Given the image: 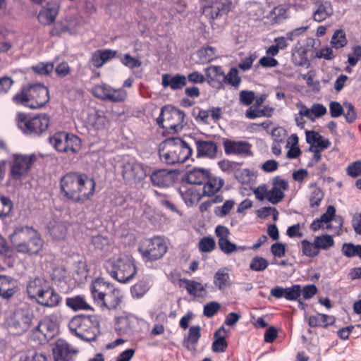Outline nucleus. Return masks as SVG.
I'll return each instance as SVG.
<instances>
[{
	"label": "nucleus",
	"mask_w": 361,
	"mask_h": 361,
	"mask_svg": "<svg viewBox=\"0 0 361 361\" xmlns=\"http://www.w3.org/2000/svg\"><path fill=\"white\" fill-rule=\"evenodd\" d=\"M61 190L68 200L75 203H84L94 196L96 183L85 173L70 172L60 180Z\"/></svg>",
	"instance_id": "f257e3e1"
},
{
	"label": "nucleus",
	"mask_w": 361,
	"mask_h": 361,
	"mask_svg": "<svg viewBox=\"0 0 361 361\" xmlns=\"http://www.w3.org/2000/svg\"><path fill=\"white\" fill-rule=\"evenodd\" d=\"M10 239L17 252L20 253L37 254L42 250L44 245L37 230L27 226L16 227L10 235Z\"/></svg>",
	"instance_id": "f03ea898"
},
{
	"label": "nucleus",
	"mask_w": 361,
	"mask_h": 361,
	"mask_svg": "<svg viewBox=\"0 0 361 361\" xmlns=\"http://www.w3.org/2000/svg\"><path fill=\"white\" fill-rule=\"evenodd\" d=\"M90 291L94 300L109 310L116 309L123 298L121 290L101 278L92 281Z\"/></svg>",
	"instance_id": "7ed1b4c3"
},
{
	"label": "nucleus",
	"mask_w": 361,
	"mask_h": 361,
	"mask_svg": "<svg viewBox=\"0 0 361 361\" xmlns=\"http://www.w3.org/2000/svg\"><path fill=\"white\" fill-rule=\"evenodd\" d=\"M191 146L180 138H169L164 140L159 150L161 161L168 164L185 162L191 156Z\"/></svg>",
	"instance_id": "20e7f679"
},
{
	"label": "nucleus",
	"mask_w": 361,
	"mask_h": 361,
	"mask_svg": "<svg viewBox=\"0 0 361 361\" xmlns=\"http://www.w3.org/2000/svg\"><path fill=\"white\" fill-rule=\"evenodd\" d=\"M104 268L112 278L120 283L129 281L137 272L133 257L125 254L109 258L105 262Z\"/></svg>",
	"instance_id": "39448f33"
},
{
	"label": "nucleus",
	"mask_w": 361,
	"mask_h": 361,
	"mask_svg": "<svg viewBox=\"0 0 361 361\" xmlns=\"http://www.w3.org/2000/svg\"><path fill=\"white\" fill-rule=\"evenodd\" d=\"M68 328L72 334L86 341H94L99 334V322L96 315L75 316L70 320Z\"/></svg>",
	"instance_id": "423d86ee"
},
{
	"label": "nucleus",
	"mask_w": 361,
	"mask_h": 361,
	"mask_svg": "<svg viewBox=\"0 0 361 361\" xmlns=\"http://www.w3.org/2000/svg\"><path fill=\"white\" fill-rule=\"evenodd\" d=\"M49 100L48 89L43 85L34 84L22 89L13 97L17 104H21L30 109H39Z\"/></svg>",
	"instance_id": "0eeeda50"
},
{
	"label": "nucleus",
	"mask_w": 361,
	"mask_h": 361,
	"mask_svg": "<svg viewBox=\"0 0 361 361\" xmlns=\"http://www.w3.org/2000/svg\"><path fill=\"white\" fill-rule=\"evenodd\" d=\"M16 123L24 134L39 136L47 130L49 118L46 114L30 117L25 114L19 113L16 117Z\"/></svg>",
	"instance_id": "6e6552de"
},
{
	"label": "nucleus",
	"mask_w": 361,
	"mask_h": 361,
	"mask_svg": "<svg viewBox=\"0 0 361 361\" xmlns=\"http://www.w3.org/2000/svg\"><path fill=\"white\" fill-rule=\"evenodd\" d=\"M114 169L118 174L121 175L126 183L139 182L146 176L143 165L128 156L118 160Z\"/></svg>",
	"instance_id": "1a4fd4ad"
},
{
	"label": "nucleus",
	"mask_w": 361,
	"mask_h": 361,
	"mask_svg": "<svg viewBox=\"0 0 361 361\" xmlns=\"http://www.w3.org/2000/svg\"><path fill=\"white\" fill-rule=\"evenodd\" d=\"M157 123L169 133H178L185 125V114L175 107L166 106L161 109Z\"/></svg>",
	"instance_id": "9d476101"
},
{
	"label": "nucleus",
	"mask_w": 361,
	"mask_h": 361,
	"mask_svg": "<svg viewBox=\"0 0 361 361\" xmlns=\"http://www.w3.org/2000/svg\"><path fill=\"white\" fill-rule=\"evenodd\" d=\"M34 319L35 316L30 310L18 308L7 317L6 324L12 334L23 335L32 326Z\"/></svg>",
	"instance_id": "9b49d317"
},
{
	"label": "nucleus",
	"mask_w": 361,
	"mask_h": 361,
	"mask_svg": "<svg viewBox=\"0 0 361 361\" xmlns=\"http://www.w3.org/2000/svg\"><path fill=\"white\" fill-rule=\"evenodd\" d=\"M49 142L59 152L74 154L81 147L80 139L70 133L59 132L49 137Z\"/></svg>",
	"instance_id": "f8f14e48"
},
{
	"label": "nucleus",
	"mask_w": 361,
	"mask_h": 361,
	"mask_svg": "<svg viewBox=\"0 0 361 361\" xmlns=\"http://www.w3.org/2000/svg\"><path fill=\"white\" fill-rule=\"evenodd\" d=\"M139 251L145 262H152L161 259L167 251L164 240L160 237H154L144 240Z\"/></svg>",
	"instance_id": "ddd939ff"
},
{
	"label": "nucleus",
	"mask_w": 361,
	"mask_h": 361,
	"mask_svg": "<svg viewBox=\"0 0 361 361\" xmlns=\"http://www.w3.org/2000/svg\"><path fill=\"white\" fill-rule=\"evenodd\" d=\"M58 313L46 315L32 329V336L40 341L51 339L58 331Z\"/></svg>",
	"instance_id": "4468645a"
},
{
	"label": "nucleus",
	"mask_w": 361,
	"mask_h": 361,
	"mask_svg": "<svg viewBox=\"0 0 361 361\" xmlns=\"http://www.w3.org/2000/svg\"><path fill=\"white\" fill-rule=\"evenodd\" d=\"M231 0H209L202 8V15L209 20H214L231 10Z\"/></svg>",
	"instance_id": "2eb2a0df"
},
{
	"label": "nucleus",
	"mask_w": 361,
	"mask_h": 361,
	"mask_svg": "<svg viewBox=\"0 0 361 361\" xmlns=\"http://www.w3.org/2000/svg\"><path fill=\"white\" fill-rule=\"evenodd\" d=\"M54 361H74L78 350L63 339H59L53 348Z\"/></svg>",
	"instance_id": "dca6fc26"
},
{
	"label": "nucleus",
	"mask_w": 361,
	"mask_h": 361,
	"mask_svg": "<svg viewBox=\"0 0 361 361\" xmlns=\"http://www.w3.org/2000/svg\"><path fill=\"white\" fill-rule=\"evenodd\" d=\"M35 160V156L34 154L27 155H15L13 164L11 167L12 176L16 179H20L25 176L30 168L31 164Z\"/></svg>",
	"instance_id": "f3484780"
},
{
	"label": "nucleus",
	"mask_w": 361,
	"mask_h": 361,
	"mask_svg": "<svg viewBox=\"0 0 361 361\" xmlns=\"http://www.w3.org/2000/svg\"><path fill=\"white\" fill-rule=\"evenodd\" d=\"M225 153L228 155L234 154L242 157L252 155V145L245 141L226 139L223 143Z\"/></svg>",
	"instance_id": "a211bd4d"
},
{
	"label": "nucleus",
	"mask_w": 361,
	"mask_h": 361,
	"mask_svg": "<svg viewBox=\"0 0 361 361\" xmlns=\"http://www.w3.org/2000/svg\"><path fill=\"white\" fill-rule=\"evenodd\" d=\"M216 235L218 238V245L219 249L226 255H231L237 251V245L229 240V229L221 225H219L215 229Z\"/></svg>",
	"instance_id": "6ab92c4d"
},
{
	"label": "nucleus",
	"mask_w": 361,
	"mask_h": 361,
	"mask_svg": "<svg viewBox=\"0 0 361 361\" xmlns=\"http://www.w3.org/2000/svg\"><path fill=\"white\" fill-rule=\"evenodd\" d=\"M288 188V184L284 179L276 176L273 179V186L268 188V201L273 204L280 202L284 197V191Z\"/></svg>",
	"instance_id": "aec40b11"
},
{
	"label": "nucleus",
	"mask_w": 361,
	"mask_h": 361,
	"mask_svg": "<svg viewBox=\"0 0 361 361\" xmlns=\"http://www.w3.org/2000/svg\"><path fill=\"white\" fill-rule=\"evenodd\" d=\"M87 125L96 133H104L109 126V121L104 113L101 111H92L87 116Z\"/></svg>",
	"instance_id": "412c9836"
},
{
	"label": "nucleus",
	"mask_w": 361,
	"mask_h": 361,
	"mask_svg": "<svg viewBox=\"0 0 361 361\" xmlns=\"http://www.w3.org/2000/svg\"><path fill=\"white\" fill-rule=\"evenodd\" d=\"M83 23L82 18L79 16H67L56 27V34L68 32L71 35L77 34Z\"/></svg>",
	"instance_id": "4be33fe9"
},
{
	"label": "nucleus",
	"mask_w": 361,
	"mask_h": 361,
	"mask_svg": "<svg viewBox=\"0 0 361 361\" xmlns=\"http://www.w3.org/2000/svg\"><path fill=\"white\" fill-rule=\"evenodd\" d=\"M174 173L167 169H158L152 173L150 179L154 186L166 188L173 185Z\"/></svg>",
	"instance_id": "5701e85b"
},
{
	"label": "nucleus",
	"mask_w": 361,
	"mask_h": 361,
	"mask_svg": "<svg viewBox=\"0 0 361 361\" xmlns=\"http://www.w3.org/2000/svg\"><path fill=\"white\" fill-rule=\"evenodd\" d=\"M194 143L197 149V157L213 159L216 156L217 146L215 142L195 139Z\"/></svg>",
	"instance_id": "b1692460"
},
{
	"label": "nucleus",
	"mask_w": 361,
	"mask_h": 361,
	"mask_svg": "<svg viewBox=\"0 0 361 361\" xmlns=\"http://www.w3.org/2000/svg\"><path fill=\"white\" fill-rule=\"evenodd\" d=\"M36 301L42 306L55 307L60 304L61 297L49 284Z\"/></svg>",
	"instance_id": "393cba45"
},
{
	"label": "nucleus",
	"mask_w": 361,
	"mask_h": 361,
	"mask_svg": "<svg viewBox=\"0 0 361 361\" xmlns=\"http://www.w3.org/2000/svg\"><path fill=\"white\" fill-rule=\"evenodd\" d=\"M297 106L299 108V115L305 116L312 121H314L316 118L323 116L327 112L326 108L319 103L313 104L310 109H308L302 103L297 104Z\"/></svg>",
	"instance_id": "a878e982"
},
{
	"label": "nucleus",
	"mask_w": 361,
	"mask_h": 361,
	"mask_svg": "<svg viewBox=\"0 0 361 361\" xmlns=\"http://www.w3.org/2000/svg\"><path fill=\"white\" fill-rule=\"evenodd\" d=\"M59 6L56 2H48L43 6L38 15V19L42 24L52 23L58 14Z\"/></svg>",
	"instance_id": "bb28decb"
},
{
	"label": "nucleus",
	"mask_w": 361,
	"mask_h": 361,
	"mask_svg": "<svg viewBox=\"0 0 361 361\" xmlns=\"http://www.w3.org/2000/svg\"><path fill=\"white\" fill-rule=\"evenodd\" d=\"M187 83V78L180 74H163L161 85L164 88L170 87L172 90H181Z\"/></svg>",
	"instance_id": "cd10ccee"
},
{
	"label": "nucleus",
	"mask_w": 361,
	"mask_h": 361,
	"mask_svg": "<svg viewBox=\"0 0 361 361\" xmlns=\"http://www.w3.org/2000/svg\"><path fill=\"white\" fill-rule=\"evenodd\" d=\"M306 140L308 144L312 145L310 150H312L314 148L324 150L331 145L329 139L325 138L319 133L314 130L306 131Z\"/></svg>",
	"instance_id": "c85d7f7f"
},
{
	"label": "nucleus",
	"mask_w": 361,
	"mask_h": 361,
	"mask_svg": "<svg viewBox=\"0 0 361 361\" xmlns=\"http://www.w3.org/2000/svg\"><path fill=\"white\" fill-rule=\"evenodd\" d=\"M209 171L202 168H194L189 171L184 180L191 185H202L208 179Z\"/></svg>",
	"instance_id": "c756f323"
},
{
	"label": "nucleus",
	"mask_w": 361,
	"mask_h": 361,
	"mask_svg": "<svg viewBox=\"0 0 361 361\" xmlns=\"http://www.w3.org/2000/svg\"><path fill=\"white\" fill-rule=\"evenodd\" d=\"M49 284V283L44 279H35L29 283L27 287V292L28 295L30 298L37 300V299L39 298L41 293H43Z\"/></svg>",
	"instance_id": "7c9ffc66"
},
{
	"label": "nucleus",
	"mask_w": 361,
	"mask_h": 361,
	"mask_svg": "<svg viewBox=\"0 0 361 361\" xmlns=\"http://www.w3.org/2000/svg\"><path fill=\"white\" fill-rule=\"evenodd\" d=\"M16 281L13 278L6 275L0 276V295L8 299L15 293Z\"/></svg>",
	"instance_id": "2f4dec72"
},
{
	"label": "nucleus",
	"mask_w": 361,
	"mask_h": 361,
	"mask_svg": "<svg viewBox=\"0 0 361 361\" xmlns=\"http://www.w3.org/2000/svg\"><path fill=\"white\" fill-rule=\"evenodd\" d=\"M224 180L216 177L209 175L208 176V179L204 183V185L203 188V193L207 196L214 195L215 193L219 192L220 189L224 185Z\"/></svg>",
	"instance_id": "473e14b6"
},
{
	"label": "nucleus",
	"mask_w": 361,
	"mask_h": 361,
	"mask_svg": "<svg viewBox=\"0 0 361 361\" xmlns=\"http://www.w3.org/2000/svg\"><path fill=\"white\" fill-rule=\"evenodd\" d=\"M214 284L219 290H224L231 285L228 271L226 268L220 269L215 273Z\"/></svg>",
	"instance_id": "72a5a7b5"
},
{
	"label": "nucleus",
	"mask_w": 361,
	"mask_h": 361,
	"mask_svg": "<svg viewBox=\"0 0 361 361\" xmlns=\"http://www.w3.org/2000/svg\"><path fill=\"white\" fill-rule=\"evenodd\" d=\"M335 319L332 316L324 314H317L310 316L308 318V324L310 327L314 328L317 326L326 327L334 323Z\"/></svg>",
	"instance_id": "f704fd0d"
},
{
	"label": "nucleus",
	"mask_w": 361,
	"mask_h": 361,
	"mask_svg": "<svg viewBox=\"0 0 361 361\" xmlns=\"http://www.w3.org/2000/svg\"><path fill=\"white\" fill-rule=\"evenodd\" d=\"M66 305L74 311L92 310V307L87 302L85 298L76 295L66 299Z\"/></svg>",
	"instance_id": "c9c22d12"
},
{
	"label": "nucleus",
	"mask_w": 361,
	"mask_h": 361,
	"mask_svg": "<svg viewBox=\"0 0 361 361\" xmlns=\"http://www.w3.org/2000/svg\"><path fill=\"white\" fill-rule=\"evenodd\" d=\"M179 194L188 206L192 205L199 200V193L193 188L183 185L179 188Z\"/></svg>",
	"instance_id": "e433bc0d"
},
{
	"label": "nucleus",
	"mask_w": 361,
	"mask_h": 361,
	"mask_svg": "<svg viewBox=\"0 0 361 361\" xmlns=\"http://www.w3.org/2000/svg\"><path fill=\"white\" fill-rule=\"evenodd\" d=\"M150 286L151 285L149 280H140L131 287V294L133 298H140L147 293V292L149 290Z\"/></svg>",
	"instance_id": "4c0bfd02"
},
{
	"label": "nucleus",
	"mask_w": 361,
	"mask_h": 361,
	"mask_svg": "<svg viewBox=\"0 0 361 361\" xmlns=\"http://www.w3.org/2000/svg\"><path fill=\"white\" fill-rule=\"evenodd\" d=\"M50 235L56 240H63L66 235L67 228L66 225L60 222H51L49 227Z\"/></svg>",
	"instance_id": "58836bf2"
},
{
	"label": "nucleus",
	"mask_w": 361,
	"mask_h": 361,
	"mask_svg": "<svg viewBox=\"0 0 361 361\" xmlns=\"http://www.w3.org/2000/svg\"><path fill=\"white\" fill-rule=\"evenodd\" d=\"M182 282L185 283V287L189 294L195 297L202 295V292L204 291L205 288L200 283L189 279H183Z\"/></svg>",
	"instance_id": "ea45409f"
},
{
	"label": "nucleus",
	"mask_w": 361,
	"mask_h": 361,
	"mask_svg": "<svg viewBox=\"0 0 361 361\" xmlns=\"http://www.w3.org/2000/svg\"><path fill=\"white\" fill-rule=\"evenodd\" d=\"M314 240L319 252L320 250H327L334 245V238L330 235H318Z\"/></svg>",
	"instance_id": "a19ab883"
},
{
	"label": "nucleus",
	"mask_w": 361,
	"mask_h": 361,
	"mask_svg": "<svg viewBox=\"0 0 361 361\" xmlns=\"http://www.w3.org/2000/svg\"><path fill=\"white\" fill-rule=\"evenodd\" d=\"M331 46L336 49L344 47L348 40L345 32L343 30H336L331 39Z\"/></svg>",
	"instance_id": "79ce46f5"
},
{
	"label": "nucleus",
	"mask_w": 361,
	"mask_h": 361,
	"mask_svg": "<svg viewBox=\"0 0 361 361\" xmlns=\"http://www.w3.org/2000/svg\"><path fill=\"white\" fill-rule=\"evenodd\" d=\"M221 331H224V328L219 329L215 334V340L212 343V350L215 353H223L226 350L228 344L224 336H220Z\"/></svg>",
	"instance_id": "37998d69"
},
{
	"label": "nucleus",
	"mask_w": 361,
	"mask_h": 361,
	"mask_svg": "<svg viewBox=\"0 0 361 361\" xmlns=\"http://www.w3.org/2000/svg\"><path fill=\"white\" fill-rule=\"evenodd\" d=\"M332 14V8L330 4H322L314 13V20L317 22H322Z\"/></svg>",
	"instance_id": "c03bdc74"
},
{
	"label": "nucleus",
	"mask_w": 361,
	"mask_h": 361,
	"mask_svg": "<svg viewBox=\"0 0 361 361\" xmlns=\"http://www.w3.org/2000/svg\"><path fill=\"white\" fill-rule=\"evenodd\" d=\"M341 251L347 257L358 256L361 258V245H355L351 243L343 244Z\"/></svg>",
	"instance_id": "a18cd8bd"
},
{
	"label": "nucleus",
	"mask_w": 361,
	"mask_h": 361,
	"mask_svg": "<svg viewBox=\"0 0 361 361\" xmlns=\"http://www.w3.org/2000/svg\"><path fill=\"white\" fill-rule=\"evenodd\" d=\"M301 250L302 254L309 257H314L319 254L314 240L312 243L307 240H302Z\"/></svg>",
	"instance_id": "49530a36"
},
{
	"label": "nucleus",
	"mask_w": 361,
	"mask_h": 361,
	"mask_svg": "<svg viewBox=\"0 0 361 361\" xmlns=\"http://www.w3.org/2000/svg\"><path fill=\"white\" fill-rule=\"evenodd\" d=\"M224 83L237 87L241 82L240 78L238 76V71L235 68H231L230 71L224 75L222 80Z\"/></svg>",
	"instance_id": "de8ad7c7"
},
{
	"label": "nucleus",
	"mask_w": 361,
	"mask_h": 361,
	"mask_svg": "<svg viewBox=\"0 0 361 361\" xmlns=\"http://www.w3.org/2000/svg\"><path fill=\"white\" fill-rule=\"evenodd\" d=\"M198 56L202 63H209L216 57L215 49L212 47L202 48L197 52Z\"/></svg>",
	"instance_id": "09e8293b"
},
{
	"label": "nucleus",
	"mask_w": 361,
	"mask_h": 361,
	"mask_svg": "<svg viewBox=\"0 0 361 361\" xmlns=\"http://www.w3.org/2000/svg\"><path fill=\"white\" fill-rule=\"evenodd\" d=\"M268 265V261L265 258L256 256L251 259L250 269L255 271H262L267 268Z\"/></svg>",
	"instance_id": "8fccbe9b"
},
{
	"label": "nucleus",
	"mask_w": 361,
	"mask_h": 361,
	"mask_svg": "<svg viewBox=\"0 0 361 361\" xmlns=\"http://www.w3.org/2000/svg\"><path fill=\"white\" fill-rule=\"evenodd\" d=\"M127 96L126 90L122 88L113 89L109 87V92L107 95L106 100L113 102H123Z\"/></svg>",
	"instance_id": "3c124183"
},
{
	"label": "nucleus",
	"mask_w": 361,
	"mask_h": 361,
	"mask_svg": "<svg viewBox=\"0 0 361 361\" xmlns=\"http://www.w3.org/2000/svg\"><path fill=\"white\" fill-rule=\"evenodd\" d=\"M206 75L212 80H223L224 72L221 66H211L206 69Z\"/></svg>",
	"instance_id": "603ef678"
},
{
	"label": "nucleus",
	"mask_w": 361,
	"mask_h": 361,
	"mask_svg": "<svg viewBox=\"0 0 361 361\" xmlns=\"http://www.w3.org/2000/svg\"><path fill=\"white\" fill-rule=\"evenodd\" d=\"M13 202L10 198L0 196V218L8 216L13 209Z\"/></svg>",
	"instance_id": "864d4df0"
},
{
	"label": "nucleus",
	"mask_w": 361,
	"mask_h": 361,
	"mask_svg": "<svg viewBox=\"0 0 361 361\" xmlns=\"http://www.w3.org/2000/svg\"><path fill=\"white\" fill-rule=\"evenodd\" d=\"M234 205L235 202L233 200H226L223 205L215 208L214 214L219 217H224L230 213Z\"/></svg>",
	"instance_id": "5fc2aeb1"
},
{
	"label": "nucleus",
	"mask_w": 361,
	"mask_h": 361,
	"mask_svg": "<svg viewBox=\"0 0 361 361\" xmlns=\"http://www.w3.org/2000/svg\"><path fill=\"white\" fill-rule=\"evenodd\" d=\"M344 115L345 121L349 123H353L357 118V113L355 106L350 102L343 103Z\"/></svg>",
	"instance_id": "6e6d98bb"
},
{
	"label": "nucleus",
	"mask_w": 361,
	"mask_h": 361,
	"mask_svg": "<svg viewBox=\"0 0 361 361\" xmlns=\"http://www.w3.org/2000/svg\"><path fill=\"white\" fill-rule=\"evenodd\" d=\"M198 247L200 251L209 252L214 249L215 241L212 238L204 237L200 240Z\"/></svg>",
	"instance_id": "4d7b16f0"
},
{
	"label": "nucleus",
	"mask_w": 361,
	"mask_h": 361,
	"mask_svg": "<svg viewBox=\"0 0 361 361\" xmlns=\"http://www.w3.org/2000/svg\"><path fill=\"white\" fill-rule=\"evenodd\" d=\"M293 60L296 65L304 66L307 61V51L300 47L293 53Z\"/></svg>",
	"instance_id": "13d9d810"
},
{
	"label": "nucleus",
	"mask_w": 361,
	"mask_h": 361,
	"mask_svg": "<svg viewBox=\"0 0 361 361\" xmlns=\"http://www.w3.org/2000/svg\"><path fill=\"white\" fill-rule=\"evenodd\" d=\"M301 295V287L300 285H293L291 287L285 288V298L288 300H297Z\"/></svg>",
	"instance_id": "bf43d9fd"
},
{
	"label": "nucleus",
	"mask_w": 361,
	"mask_h": 361,
	"mask_svg": "<svg viewBox=\"0 0 361 361\" xmlns=\"http://www.w3.org/2000/svg\"><path fill=\"white\" fill-rule=\"evenodd\" d=\"M121 62L130 69L139 68L142 65L140 60L131 56L129 54H124Z\"/></svg>",
	"instance_id": "052dcab7"
},
{
	"label": "nucleus",
	"mask_w": 361,
	"mask_h": 361,
	"mask_svg": "<svg viewBox=\"0 0 361 361\" xmlns=\"http://www.w3.org/2000/svg\"><path fill=\"white\" fill-rule=\"evenodd\" d=\"M324 197L322 190L319 188H314L310 197V204L311 207H318Z\"/></svg>",
	"instance_id": "680f3d73"
},
{
	"label": "nucleus",
	"mask_w": 361,
	"mask_h": 361,
	"mask_svg": "<svg viewBox=\"0 0 361 361\" xmlns=\"http://www.w3.org/2000/svg\"><path fill=\"white\" fill-rule=\"evenodd\" d=\"M109 87H110L105 85H95L92 89V93L94 96L100 99L106 100L107 95L109 92Z\"/></svg>",
	"instance_id": "e2e57ef3"
},
{
	"label": "nucleus",
	"mask_w": 361,
	"mask_h": 361,
	"mask_svg": "<svg viewBox=\"0 0 361 361\" xmlns=\"http://www.w3.org/2000/svg\"><path fill=\"white\" fill-rule=\"evenodd\" d=\"M332 46L325 47L318 50L315 54V57L318 59H324L328 61L333 60L336 57L334 54Z\"/></svg>",
	"instance_id": "0e129e2a"
},
{
	"label": "nucleus",
	"mask_w": 361,
	"mask_h": 361,
	"mask_svg": "<svg viewBox=\"0 0 361 361\" xmlns=\"http://www.w3.org/2000/svg\"><path fill=\"white\" fill-rule=\"evenodd\" d=\"M200 326H192L189 329L188 336L185 338L189 343L196 344L201 336Z\"/></svg>",
	"instance_id": "69168bd1"
},
{
	"label": "nucleus",
	"mask_w": 361,
	"mask_h": 361,
	"mask_svg": "<svg viewBox=\"0 0 361 361\" xmlns=\"http://www.w3.org/2000/svg\"><path fill=\"white\" fill-rule=\"evenodd\" d=\"M287 10L283 6L275 7L270 15L275 23H280L282 20L287 18Z\"/></svg>",
	"instance_id": "338daca9"
},
{
	"label": "nucleus",
	"mask_w": 361,
	"mask_h": 361,
	"mask_svg": "<svg viewBox=\"0 0 361 361\" xmlns=\"http://www.w3.org/2000/svg\"><path fill=\"white\" fill-rule=\"evenodd\" d=\"M347 174L353 178H356L361 174V161H356L350 164L346 169Z\"/></svg>",
	"instance_id": "774afa93"
}]
</instances>
